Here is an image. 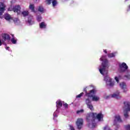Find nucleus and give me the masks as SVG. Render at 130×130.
Wrapping results in <instances>:
<instances>
[{
  "label": "nucleus",
  "mask_w": 130,
  "mask_h": 130,
  "mask_svg": "<svg viewBox=\"0 0 130 130\" xmlns=\"http://www.w3.org/2000/svg\"><path fill=\"white\" fill-rule=\"evenodd\" d=\"M55 117H57V115H55V116L54 117V118H53V119H54V120H55V121L56 122H57V120H55Z\"/></svg>",
  "instance_id": "obj_41"
},
{
  "label": "nucleus",
  "mask_w": 130,
  "mask_h": 130,
  "mask_svg": "<svg viewBox=\"0 0 130 130\" xmlns=\"http://www.w3.org/2000/svg\"><path fill=\"white\" fill-rule=\"evenodd\" d=\"M120 87L121 88V89L124 90V92H125V89L126 88V85L125 84V83L122 82L120 83Z\"/></svg>",
  "instance_id": "obj_15"
},
{
  "label": "nucleus",
  "mask_w": 130,
  "mask_h": 130,
  "mask_svg": "<svg viewBox=\"0 0 130 130\" xmlns=\"http://www.w3.org/2000/svg\"><path fill=\"white\" fill-rule=\"evenodd\" d=\"M104 130H111V129H110V128H109L108 126L106 125L104 127Z\"/></svg>",
  "instance_id": "obj_34"
},
{
  "label": "nucleus",
  "mask_w": 130,
  "mask_h": 130,
  "mask_svg": "<svg viewBox=\"0 0 130 130\" xmlns=\"http://www.w3.org/2000/svg\"><path fill=\"white\" fill-rule=\"evenodd\" d=\"M104 52H105V53L107 54V51L106 50H104Z\"/></svg>",
  "instance_id": "obj_43"
},
{
  "label": "nucleus",
  "mask_w": 130,
  "mask_h": 130,
  "mask_svg": "<svg viewBox=\"0 0 130 130\" xmlns=\"http://www.w3.org/2000/svg\"><path fill=\"white\" fill-rule=\"evenodd\" d=\"M102 68L100 69V73L102 75H104V72H105V70H106V68L108 67V60L105 59L104 61H103L102 63Z\"/></svg>",
  "instance_id": "obj_3"
},
{
  "label": "nucleus",
  "mask_w": 130,
  "mask_h": 130,
  "mask_svg": "<svg viewBox=\"0 0 130 130\" xmlns=\"http://www.w3.org/2000/svg\"><path fill=\"white\" fill-rule=\"evenodd\" d=\"M2 42L5 45H7V44H6V41H7V40L8 41H10V40H11V36H10V35L8 34H3L2 35Z\"/></svg>",
  "instance_id": "obj_6"
},
{
  "label": "nucleus",
  "mask_w": 130,
  "mask_h": 130,
  "mask_svg": "<svg viewBox=\"0 0 130 130\" xmlns=\"http://www.w3.org/2000/svg\"><path fill=\"white\" fill-rule=\"evenodd\" d=\"M69 127L71 130H75V128L72 125H69Z\"/></svg>",
  "instance_id": "obj_37"
},
{
  "label": "nucleus",
  "mask_w": 130,
  "mask_h": 130,
  "mask_svg": "<svg viewBox=\"0 0 130 130\" xmlns=\"http://www.w3.org/2000/svg\"><path fill=\"white\" fill-rule=\"evenodd\" d=\"M8 11H10V12H12V11H13V8L12 7H9L8 9Z\"/></svg>",
  "instance_id": "obj_38"
},
{
  "label": "nucleus",
  "mask_w": 130,
  "mask_h": 130,
  "mask_svg": "<svg viewBox=\"0 0 130 130\" xmlns=\"http://www.w3.org/2000/svg\"><path fill=\"white\" fill-rule=\"evenodd\" d=\"M51 1H52V0H46V4L50 5V4H51Z\"/></svg>",
  "instance_id": "obj_32"
},
{
  "label": "nucleus",
  "mask_w": 130,
  "mask_h": 130,
  "mask_svg": "<svg viewBox=\"0 0 130 130\" xmlns=\"http://www.w3.org/2000/svg\"><path fill=\"white\" fill-rule=\"evenodd\" d=\"M63 106H64V107H65V108H69V105H68V104H67V103L63 104Z\"/></svg>",
  "instance_id": "obj_36"
},
{
  "label": "nucleus",
  "mask_w": 130,
  "mask_h": 130,
  "mask_svg": "<svg viewBox=\"0 0 130 130\" xmlns=\"http://www.w3.org/2000/svg\"><path fill=\"white\" fill-rule=\"evenodd\" d=\"M83 95H84V92H81L80 94L76 96V98H81Z\"/></svg>",
  "instance_id": "obj_28"
},
{
  "label": "nucleus",
  "mask_w": 130,
  "mask_h": 130,
  "mask_svg": "<svg viewBox=\"0 0 130 130\" xmlns=\"http://www.w3.org/2000/svg\"><path fill=\"white\" fill-rule=\"evenodd\" d=\"M9 48H10V47H6V49H7V50H8V49H9Z\"/></svg>",
  "instance_id": "obj_45"
},
{
  "label": "nucleus",
  "mask_w": 130,
  "mask_h": 130,
  "mask_svg": "<svg viewBox=\"0 0 130 130\" xmlns=\"http://www.w3.org/2000/svg\"><path fill=\"white\" fill-rule=\"evenodd\" d=\"M29 9L31 11V12H35V6H34V4H30Z\"/></svg>",
  "instance_id": "obj_17"
},
{
  "label": "nucleus",
  "mask_w": 130,
  "mask_h": 130,
  "mask_svg": "<svg viewBox=\"0 0 130 130\" xmlns=\"http://www.w3.org/2000/svg\"><path fill=\"white\" fill-rule=\"evenodd\" d=\"M105 81L107 82V85L110 87H113L114 86V81H112V79L108 76L105 77Z\"/></svg>",
  "instance_id": "obj_7"
},
{
  "label": "nucleus",
  "mask_w": 130,
  "mask_h": 130,
  "mask_svg": "<svg viewBox=\"0 0 130 130\" xmlns=\"http://www.w3.org/2000/svg\"><path fill=\"white\" fill-rule=\"evenodd\" d=\"M127 69H128V67L126 65V63L124 62L119 64V71L120 73H124Z\"/></svg>",
  "instance_id": "obj_5"
},
{
  "label": "nucleus",
  "mask_w": 130,
  "mask_h": 130,
  "mask_svg": "<svg viewBox=\"0 0 130 130\" xmlns=\"http://www.w3.org/2000/svg\"><path fill=\"white\" fill-rule=\"evenodd\" d=\"M118 122H122V120L121 119V117H120L119 115H116L115 116V119L114 120V125L116 126L117 128L119 127V124Z\"/></svg>",
  "instance_id": "obj_4"
},
{
  "label": "nucleus",
  "mask_w": 130,
  "mask_h": 130,
  "mask_svg": "<svg viewBox=\"0 0 130 130\" xmlns=\"http://www.w3.org/2000/svg\"><path fill=\"white\" fill-rule=\"evenodd\" d=\"M91 100H90L89 98H88L87 99H86L85 100V103L86 105H89V104H91Z\"/></svg>",
  "instance_id": "obj_25"
},
{
  "label": "nucleus",
  "mask_w": 130,
  "mask_h": 130,
  "mask_svg": "<svg viewBox=\"0 0 130 130\" xmlns=\"http://www.w3.org/2000/svg\"><path fill=\"white\" fill-rule=\"evenodd\" d=\"M115 80H116V81L118 83V82H119V80H118V77H115Z\"/></svg>",
  "instance_id": "obj_40"
},
{
  "label": "nucleus",
  "mask_w": 130,
  "mask_h": 130,
  "mask_svg": "<svg viewBox=\"0 0 130 130\" xmlns=\"http://www.w3.org/2000/svg\"><path fill=\"white\" fill-rule=\"evenodd\" d=\"M124 127L126 130H130V125H125Z\"/></svg>",
  "instance_id": "obj_29"
},
{
  "label": "nucleus",
  "mask_w": 130,
  "mask_h": 130,
  "mask_svg": "<svg viewBox=\"0 0 130 130\" xmlns=\"http://www.w3.org/2000/svg\"><path fill=\"white\" fill-rule=\"evenodd\" d=\"M37 21H38V22H40V21H41V19H42V17H41V16H39L37 17Z\"/></svg>",
  "instance_id": "obj_33"
},
{
  "label": "nucleus",
  "mask_w": 130,
  "mask_h": 130,
  "mask_svg": "<svg viewBox=\"0 0 130 130\" xmlns=\"http://www.w3.org/2000/svg\"><path fill=\"white\" fill-rule=\"evenodd\" d=\"M83 91L85 92V94L88 93V91H87V87L84 88Z\"/></svg>",
  "instance_id": "obj_39"
},
{
  "label": "nucleus",
  "mask_w": 130,
  "mask_h": 130,
  "mask_svg": "<svg viewBox=\"0 0 130 130\" xmlns=\"http://www.w3.org/2000/svg\"><path fill=\"white\" fill-rule=\"evenodd\" d=\"M6 11V5L3 3H0V19H3V14Z\"/></svg>",
  "instance_id": "obj_8"
},
{
  "label": "nucleus",
  "mask_w": 130,
  "mask_h": 130,
  "mask_svg": "<svg viewBox=\"0 0 130 130\" xmlns=\"http://www.w3.org/2000/svg\"><path fill=\"white\" fill-rule=\"evenodd\" d=\"M103 117H104V115H103L102 112L99 113L96 115V119L98 120L99 121H101L102 119H103Z\"/></svg>",
  "instance_id": "obj_12"
},
{
  "label": "nucleus",
  "mask_w": 130,
  "mask_h": 130,
  "mask_svg": "<svg viewBox=\"0 0 130 130\" xmlns=\"http://www.w3.org/2000/svg\"><path fill=\"white\" fill-rule=\"evenodd\" d=\"M95 93H96L95 89H92L90 90L89 92H87V93L85 94V96L88 98H92L94 95H95Z\"/></svg>",
  "instance_id": "obj_11"
},
{
  "label": "nucleus",
  "mask_w": 130,
  "mask_h": 130,
  "mask_svg": "<svg viewBox=\"0 0 130 130\" xmlns=\"http://www.w3.org/2000/svg\"><path fill=\"white\" fill-rule=\"evenodd\" d=\"M38 11H39V12H40L41 13H43V12H44V8H43V6H40L39 7Z\"/></svg>",
  "instance_id": "obj_23"
},
{
  "label": "nucleus",
  "mask_w": 130,
  "mask_h": 130,
  "mask_svg": "<svg viewBox=\"0 0 130 130\" xmlns=\"http://www.w3.org/2000/svg\"><path fill=\"white\" fill-rule=\"evenodd\" d=\"M77 114H79V113H84V110L83 109H81L80 110H78L76 112Z\"/></svg>",
  "instance_id": "obj_30"
},
{
  "label": "nucleus",
  "mask_w": 130,
  "mask_h": 130,
  "mask_svg": "<svg viewBox=\"0 0 130 130\" xmlns=\"http://www.w3.org/2000/svg\"><path fill=\"white\" fill-rule=\"evenodd\" d=\"M28 23L29 24V25H32L33 24V22H32V20L31 19H28L27 20Z\"/></svg>",
  "instance_id": "obj_35"
},
{
  "label": "nucleus",
  "mask_w": 130,
  "mask_h": 130,
  "mask_svg": "<svg viewBox=\"0 0 130 130\" xmlns=\"http://www.w3.org/2000/svg\"><path fill=\"white\" fill-rule=\"evenodd\" d=\"M97 118V113H91L89 114H87L86 116V121L88 123H89L91 121H95V119Z\"/></svg>",
  "instance_id": "obj_2"
},
{
  "label": "nucleus",
  "mask_w": 130,
  "mask_h": 130,
  "mask_svg": "<svg viewBox=\"0 0 130 130\" xmlns=\"http://www.w3.org/2000/svg\"><path fill=\"white\" fill-rule=\"evenodd\" d=\"M57 108H60L62 107V102L60 100H58L56 102Z\"/></svg>",
  "instance_id": "obj_14"
},
{
  "label": "nucleus",
  "mask_w": 130,
  "mask_h": 130,
  "mask_svg": "<svg viewBox=\"0 0 130 130\" xmlns=\"http://www.w3.org/2000/svg\"><path fill=\"white\" fill-rule=\"evenodd\" d=\"M92 100L93 101H95V102H97V101H99V99H100L99 98V97L96 96V95H93L92 98Z\"/></svg>",
  "instance_id": "obj_21"
},
{
  "label": "nucleus",
  "mask_w": 130,
  "mask_h": 130,
  "mask_svg": "<svg viewBox=\"0 0 130 130\" xmlns=\"http://www.w3.org/2000/svg\"><path fill=\"white\" fill-rule=\"evenodd\" d=\"M5 19L7 21H10V20H13V18L10 14H6L5 16Z\"/></svg>",
  "instance_id": "obj_16"
},
{
  "label": "nucleus",
  "mask_w": 130,
  "mask_h": 130,
  "mask_svg": "<svg viewBox=\"0 0 130 130\" xmlns=\"http://www.w3.org/2000/svg\"><path fill=\"white\" fill-rule=\"evenodd\" d=\"M13 38H14V35H12Z\"/></svg>",
  "instance_id": "obj_46"
},
{
  "label": "nucleus",
  "mask_w": 130,
  "mask_h": 130,
  "mask_svg": "<svg viewBox=\"0 0 130 130\" xmlns=\"http://www.w3.org/2000/svg\"><path fill=\"white\" fill-rule=\"evenodd\" d=\"M103 57H102L101 58H100V60H101L102 61H103Z\"/></svg>",
  "instance_id": "obj_44"
},
{
  "label": "nucleus",
  "mask_w": 130,
  "mask_h": 130,
  "mask_svg": "<svg viewBox=\"0 0 130 130\" xmlns=\"http://www.w3.org/2000/svg\"><path fill=\"white\" fill-rule=\"evenodd\" d=\"M84 124V120L82 118H78L76 121V125L78 129H81L83 127V125Z\"/></svg>",
  "instance_id": "obj_9"
},
{
  "label": "nucleus",
  "mask_w": 130,
  "mask_h": 130,
  "mask_svg": "<svg viewBox=\"0 0 130 130\" xmlns=\"http://www.w3.org/2000/svg\"><path fill=\"white\" fill-rule=\"evenodd\" d=\"M21 14L23 15V17H26L29 15V12L28 11H23L21 12Z\"/></svg>",
  "instance_id": "obj_24"
},
{
  "label": "nucleus",
  "mask_w": 130,
  "mask_h": 130,
  "mask_svg": "<svg viewBox=\"0 0 130 130\" xmlns=\"http://www.w3.org/2000/svg\"><path fill=\"white\" fill-rule=\"evenodd\" d=\"M11 42L13 44H16L17 43V40L15 39V38H12L11 39Z\"/></svg>",
  "instance_id": "obj_27"
},
{
  "label": "nucleus",
  "mask_w": 130,
  "mask_h": 130,
  "mask_svg": "<svg viewBox=\"0 0 130 130\" xmlns=\"http://www.w3.org/2000/svg\"><path fill=\"white\" fill-rule=\"evenodd\" d=\"M91 124H92V127H95V126H96V122H95V121H93L90 120V124L88 123V126H90V125H91Z\"/></svg>",
  "instance_id": "obj_20"
},
{
  "label": "nucleus",
  "mask_w": 130,
  "mask_h": 130,
  "mask_svg": "<svg viewBox=\"0 0 130 130\" xmlns=\"http://www.w3.org/2000/svg\"><path fill=\"white\" fill-rule=\"evenodd\" d=\"M124 116L125 118L128 117V112L130 111V102H124V107H123Z\"/></svg>",
  "instance_id": "obj_1"
},
{
  "label": "nucleus",
  "mask_w": 130,
  "mask_h": 130,
  "mask_svg": "<svg viewBox=\"0 0 130 130\" xmlns=\"http://www.w3.org/2000/svg\"><path fill=\"white\" fill-rule=\"evenodd\" d=\"M124 78H126V80L130 79V75H124Z\"/></svg>",
  "instance_id": "obj_31"
},
{
  "label": "nucleus",
  "mask_w": 130,
  "mask_h": 130,
  "mask_svg": "<svg viewBox=\"0 0 130 130\" xmlns=\"http://www.w3.org/2000/svg\"><path fill=\"white\" fill-rule=\"evenodd\" d=\"M112 98H115L116 99H120V96L119 95V91H117L111 95Z\"/></svg>",
  "instance_id": "obj_13"
},
{
  "label": "nucleus",
  "mask_w": 130,
  "mask_h": 130,
  "mask_svg": "<svg viewBox=\"0 0 130 130\" xmlns=\"http://www.w3.org/2000/svg\"><path fill=\"white\" fill-rule=\"evenodd\" d=\"M3 44H4V43H3V42H2V40H0V46H2Z\"/></svg>",
  "instance_id": "obj_42"
},
{
  "label": "nucleus",
  "mask_w": 130,
  "mask_h": 130,
  "mask_svg": "<svg viewBox=\"0 0 130 130\" xmlns=\"http://www.w3.org/2000/svg\"><path fill=\"white\" fill-rule=\"evenodd\" d=\"M117 53V52H114V53H111L108 54V56L110 58H111L112 57H115V55Z\"/></svg>",
  "instance_id": "obj_18"
},
{
  "label": "nucleus",
  "mask_w": 130,
  "mask_h": 130,
  "mask_svg": "<svg viewBox=\"0 0 130 130\" xmlns=\"http://www.w3.org/2000/svg\"><path fill=\"white\" fill-rule=\"evenodd\" d=\"M40 28H41V29H45V28H46V24L45 23L43 22L40 23Z\"/></svg>",
  "instance_id": "obj_19"
},
{
  "label": "nucleus",
  "mask_w": 130,
  "mask_h": 130,
  "mask_svg": "<svg viewBox=\"0 0 130 130\" xmlns=\"http://www.w3.org/2000/svg\"><path fill=\"white\" fill-rule=\"evenodd\" d=\"M13 11L14 13H17V15H20V14H21V6H20V5L14 6Z\"/></svg>",
  "instance_id": "obj_10"
},
{
  "label": "nucleus",
  "mask_w": 130,
  "mask_h": 130,
  "mask_svg": "<svg viewBox=\"0 0 130 130\" xmlns=\"http://www.w3.org/2000/svg\"><path fill=\"white\" fill-rule=\"evenodd\" d=\"M52 1H53L52 2L53 7H55V6L57 5V1H56V0H52Z\"/></svg>",
  "instance_id": "obj_26"
},
{
  "label": "nucleus",
  "mask_w": 130,
  "mask_h": 130,
  "mask_svg": "<svg viewBox=\"0 0 130 130\" xmlns=\"http://www.w3.org/2000/svg\"><path fill=\"white\" fill-rule=\"evenodd\" d=\"M87 108H89V109L91 110V111L94 110V107H93V105H92L91 104H89V105H87Z\"/></svg>",
  "instance_id": "obj_22"
}]
</instances>
